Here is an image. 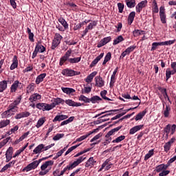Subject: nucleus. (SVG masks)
Returning <instances> with one entry per match:
<instances>
[{
  "instance_id": "obj_36",
  "label": "nucleus",
  "mask_w": 176,
  "mask_h": 176,
  "mask_svg": "<svg viewBox=\"0 0 176 176\" xmlns=\"http://www.w3.org/2000/svg\"><path fill=\"white\" fill-rule=\"evenodd\" d=\"M153 4L152 8L153 14H155V13H159V7L157 6V2H156V0H153Z\"/></svg>"
},
{
  "instance_id": "obj_33",
  "label": "nucleus",
  "mask_w": 176,
  "mask_h": 176,
  "mask_svg": "<svg viewBox=\"0 0 176 176\" xmlns=\"http://www.w3.org/2000/svg\"><path fill=\"white\" fill-rule=\"evenodd\" d=\"M97 75V72H93L91 73L85 79V82L87 83H90L91 82H93V79L94 78V76Z\"/></svg>"
},
{
  "instance_id": "obj_51",
  "label": "nucleus",
  "mask_w": 176,
  "mask_h": 176,
  "mask_svg": "<svg viewBox=\"0 0 176 176\" xmlns=\"http://www.w3.org/2000/svg\"><path fill=\"white\" fill-rule=\"evenodd\" d=\"M136 46L135 45H131L130 47H129L128 48L126 49V50L124 51L125 53H126V54H130V53H131V52H133L135 49Z\"/></svg>"
},
{
  "instance_id": "obj_8",
  "label": "nucleus",
  "mask_w": 176,
  "mask_h": 176,
  "mask_svg": "<svg viewBox=\"0 0 176 176\" xmlns=\"http://www.w3.org/2000/svg\"><path fill=\"white\" fill-rule=\"evenodd\" d=\"M52 104H50L51 109H53V108H56L57 105H60V104H62V105H64V102H65V100L61 98H56L51 100Z\"/></svg>"
},
{
  "instance_id": "obj_30",
  "label": "nucleus",
  "mask_w": 176,
  "mask_h": 176,
  "mask_svg": "<svg viewBox=\"0 0 176 176\" xmlns=\"http://www.w3.org/2000/svg\"><path fill=\"white\" fill-rule=\"evenodd\" d=\"M8 89V81L3 80L0 82V93H3Z\"/></svg>"
},
{
  "instance_id": "obj_54",
  "label": "nucleus",
  "mask_w": 176,
  "mask_h": 176,
  "mask_svg": "<svg viewBox=\"0 0 176 176\" xmlns=\"http://www.w3.org/2000/svg\"><path fill=\"white\" fill-rule=\"evenodd\" d=\"M101 137H102V133H99L90 140V142H94V141H97V140H99Z\"/></svg>"
},
{
  "instance_id": "obj_19",
  "label": "nucleus",
  "mask_w": 176,
  "mask_h": 176,
  "mask_svg": "<svg viewBox=\"0 0 176 176\" xmlns=\"http://www.w3.org/2000/svg\"><path fill=\"white\" fill-rule=\"evenodd\" d=\"M65 102L67 104V105H69V107H82V105H83V104L76 102L71 99L66 100Z\"/></svg>"
},
{
  "instance_id": "obj_63",
  "label": "nucleus",
  "mask_w": 176,
  "mask_h": 176,
  "mask_svg": "<svg viewBox=\"0 0 176 176\" xmlns=\"http://www.w3.org/2000/svg\"><path fill=\"white\" fill-rule=\"evenodd\" d=\"M49 171H50V169H45L44 170H41L38 173V175H46V174H47V173H49Z\"/></svg>"
},
{
  "instance_id": "obj_56",
  "label": "nucleus",
  "mask_w": 176,
  "mask_h": 176,
  "mask_svg": "<svg viewBox=\"0 0 176 176\" xmlns=\"http://www.w3.org/2000/svg\"><path fill=\"white\" fill-rule=\"evenodd\" d=\"M64 137V133H58L55 136L53 137L54 141H58L60 138Z\"/></svg>"
},
{
  "instance_id": "obj_46",
  "label": "nucleus",
  "mask_w": 176,
  "mask_h": 176,
  "mask_svg": "<svg viewBox=\"0 0 176 176\" xmlns=\"http://www.w3.org/2000/svg\"><path fill=\"white\" fill-rule=\"evenodd\" d=\"M123 41H124V38H123V36H118L117 38L113 41V45H118V43H120V42H123Z\"/></svg>"
},
{
  "instance_id": "obj_9",
  "label": "nucleus",
  "mask_w": 176,
  "mask_h": 176,
  "mask_svg": "<svg viewBox=\"0 0 176 176\" xmlns=\"http://www.w3.org/2000/svg\"><path fill=\"white\" fill-rule=\"evenodd\" d=\"M95 27H97V21H93L92 23H90L82 32V38L86 36V35H87V32H89V31H91V30H93Z\"/></svg>"
},
{
  "instance_id": "obj_10",
  "label": "nucleus",
  "mask_w": 176,
  "mask_h": 176,
  "mask_svg": "<svg viewBox=\"0 0 176 176\" xmlns=\"http://www.w3.org/2000/svg\"><path fill=\"white\" fill-rule=\"evenodd\" d=\"M175 130H176L175 124H173V125L168 124L164 129V133H166L167 134H170V135H173V134L175 133Z\"/></svg>"
},
{
  "instance_id": "obj_64",
  "label": "nucleus",
  "mask_w": 176,
  "mask_h": 176,
  "mask_svg": "<svg viewBox=\"0 0 176 176\" xmlns=\"http://www.w3.org/2000/svg\"><path fill=\"white\" fill-rule=\"evenodd\" d=\"M176 161V155L173 157L170 158L166 164H168V167L171 164V163H174Z\"/></svg>"
},
{
  "instance_id": "obj_6",
  "label": "nucleus",
  "mask_w": 176,
  "mask_h": 176,
  "mask_svg": "<svg viewBox=\"0 0 176 176\" xmlns=\"http://www.w3.org/2000/svg\"><path fill=\"white\" fill-rule=\"evenodd\" d=\"M63 76H76V75H80V72H76L69 68H66L61 72Z\"/></svg>"
},
{
  "instance_id": "obj_34",
  "label": "nucleus",
  "mask_w": 176,
  "mask_h": 176,
  "mask_svg": "<svg viewBox=\"0 0 176 176\" xmlns=\"http://www.w3.org/2000/svg\"><path fill=\"white\" fill-rule=\"evenodd\" d=\"M98 101H102V99L98 96H94L89 99V102L92 104H98Z\"/></svg>"
},
{
  "instance_id": "obj_41",
  "label": "nucleus",
  "mask_w": 176,
  "mask_h": 176,
  "mask_svg": "<svg viewBox=\"0 0 176 176\" xmlns=\"http://www.w3.org/2000/svg\"><path fill=\"white\" fill-rule=\"evenodd\" d=\"M133 36H135V38L137 36H140V35H145V31L140 30H135L133 32Z\"/></svg>"
},
{
  "instance_id": "obj_42",
  "label": "nucleus",
  "mask_w": 176,
  "mask_h": 176,
  "mask_svg": "<svg viewBox=\"0 0 176 176\" xmlns=\"http://www.w3.org/2000/svg\"><path fill=\"white\" fill-rule=\"evenodd\" d=\"M79 101H83L86 104L90 103V98L85 96V95H80L78 98Z\"/></svg>"
},
{
  "instance_id": "obj_50",
  "label": "nucleus",
  "mask_w": 176,
  "mask_h": 176,
  "mask_svg": "<svg viewBox=\"0 0 176 176\" xmlns=\"http://www.w3.org/2000/svg\"><path fill=\"white\" fill-rule=\"evenodd\" d=\"M21 100H23V96L20 95L16 98V100L12 102V104L17 107L18 105L20 104V102H21Z\"/></svg>"
},
{
  "instance_id": "obj_59",
  "label": "nucleus",
  "mask_w": 176,
  "mask_h": 176,
  "mask_svg": "<svg viewBox=\"0 0 176 176\" xmlns=\"http://www.w3.org/2000/svg\"><path fill=\"white\" fill-rule=\"evenodd\" d=\"M10 168H11L10 165L9 164H7L1 169L0 173H5L6 170Z\"/></svg>"
},
{
  "instance_id": "obj_53",
  "label": "nucleus",
  "mask_w": 176,
  "mask_h": 176,
  "mask_svg": "<svg viewBox=\"0 0 176 176\" xmlns=\"http://www.w3.org/2000/svg\"><path fill=\"white\" fill-rule=\"evenodd\" d=\"M160 20H161V22L162 23V24H166V23H167V21H166V14H160Z\"/></svg>"
},
{
  "instance_id": "obj_11",
  "label": "nucleus",
  "mask_w": 176,
  "mask_h": 176,
  "mask_svg": "<svg viewBox=\"0 0 176 176\" xmlns=\"http://www.w3.org/2000/svg\"><path fill=\"white\" fill-rule=\"evenodd\" d=\"M36 108H37V109H39L40 111H50L52 110V107H50V104H47V103H37L36 104Z\"/></svg>"
},
{
  "instance_id": "obj_44",
  "label": "nucleus",
  "mask_w": 176,
  "mask_h": 176,
  "mask_svg": "<svg viewBox=\"0 0 176 176\" xmlns=\"http://www.w3.org/2000/svg\"><path fill=\"white\" fill-rule=\"evenodd\" d=\"M171 75H175V73H173V70H170V69H166V81L168 80L170 78H171Z\"/></svg>"
},
{
  "instance_id": "obj_62",
  "label": "nucleus",
  "mask_w": 176,
  "mask_h": 176,
  "mask_svg": "<svg viewBox=\"0 0 176 176\" xmlns=\"http://www.w3.org/2000/svg\"><path fill=\"white\" fill-rule=\"evenodd\" d=\"M115 77H113V76H111V80H110V83H109V86L111 87V89H112V87H113L114 85H115Z\"/></svg>"
},
{
  "instance_id": "obj_20",
  "label": "nucleus",
  "mask_w": 176,
  "mask_h": 176,
  "mask_svg": "<svg viewBox=\"0 0 176 176\" xmlns=\"http://www.w3.org/2000/svg\"><path fill=\"white\" fill-rule=\"evenodd\" d=\"M143 128H144L143 124L135 126L129 130V134L131 135H133V134H135L137 131H140V130H142Z\"/></svg>"
},
{
  "instance_id": "obj_35",
  "label": "nucleus",
  "mask_w": 176,
  "mask_h": 176,
  "mask_svg": "<svg viewBox=\"0 0 176 176\" xmlns=\"http://www.w3.org/2000/svg\"><path fill=\"white\" fill-rule=\"evenodd\" d=\"M35 90V83H30L26 88L27 94H30V93H32Z\"/></svg>"
},
{
  "instance_id": "obj_31",
  "label": "nucleus",
  "mask_w": 176,
  "mask_h": 176,
  "mask_svg": "<svg viewBox=\"0 0 176 176\" xmlns=\"http://www.w3.org/2000/svg\"><path fill=\"white\" fill-rule=\"evenodd\" d=\"M144 115H146V111H143L142 112H140L136 116L132 118L131 120H134L135 119L136 122H138V120H141V119L144 118Z\"/></svg>"
},
{
  "instance_id": "obj_61",
  "label": "nucleus",
  "mask_w": 176,
  "mask_h": 176,
  "mask_svg": "<svg viewBox=\"0 0 176 176\" xmlns=\"http://www.w3.org/2000/svg\"><path fill=\"white\" fill-rule=\"evenodd\" d=\"M8 108L10 109V111H12V112H15L14 109H16V108H19L17 107L15 104H14L13 103L10 104V105L8 106Z\"/></svg>"
},
{
  "instance_id": "obj_27",
  "label": "nucleus",
  "mask_w": 176,
  "mask_h": 176,
  "mask_svg": "<svg viewBox=\"0 0 176 176\" xmlns=\"http://www.w3.org/2000/svg\"><path fill=\"white\" fill-rule=\"evenodd\" d=\"M135 17V12L133 11L128 16L127 21H128L129 25H131V24H133V21H134Z\"/></svg>"
},
{
  "instance_id": "obj_45",
  "label": "nucleus",
  "mask_w": 176,
  "mask_h": 176,
  "mask_svg": "<svg viewBox=\"0 0 176 176\" xmlns=\"http://www.w3.org/2000/svg\"><path fill=\"white\" fill-rule=\"evenodd\" d=\"M108 91L107 90H103L100 92V96L103 100H106L107 101H112L109 98L107 97Z\"/></svg>"
},
{
  "instance_id": "obj_5",
  "label": "nucleus",
  "mask_w": 176,
  "mask_h": 176,
  "mask_svg": "<svg viewBox=\"0 0 176 176\" xmlns=\"http://www.w3.org/2000/svg\"><path fill=\"white\" fill-rule=\"evenodd\" d=\"M46 52V47L42 45L40 42L36 44V47L34 48V51L33 52L32 58L34 59L36 56H38V53H45Z\"/></svg>"
},
{
  "instance_id": "obj_60",
  "label": "nucleus",
  "mask_w": 176,
  "mask_h": 176,
  "mask_svg": "<svg viewBox=\"0 0 176 176\" xmlns=\"http://www.w3.org/2000/svg\"><path fill=\"white\" fill-rule=\"evenodd\" d=\"M170 67L173 69V74H176V62H172L170 64Z\"/></svg>"
},
{
  "instance_id": "obj_15",
  "label": "nucleus",
  "mask_w": 176,
  "mask_h": 176,
  "mask_svg": "<svg viewBox=\"0 0 176 176\" xmlns=\"http://www.w3.org/2000/svg\"><path fill=\"white\" fill-rule=\"evenodd\" d=\"M95 86L96 87H104L105 85V81L102 80V77H100V76H98L95 78Z\"/></svg>"
},
{
  "instance_id": "obj_52",
  "label": "nucleus",
  "mask_w": 176,
  "mask_h": 176,
  "mask_svg": "<svg viewBox=\"0 0 176 176\" xmlns=\"http://www.w3.org/2000/svg\"><path fill=\"white\" fill-rule=\"evenodd\" d=\"M91 91V87H85L82 90V94H89Z\"/></svg>"
},
{
  "instance_id": "obj_58",
  "label": "nucleus",
  "mask_w": 176,
  "mask_h": 176,
  "mask_svg": "<svg viewBox=\"0 0 176 176\" xmlns=\"http://www.w3.org/2000/svg\"><path fill=\"white\" fill-rule=\"evenodd\" d=\"M58 45H60L59 43L53 40L52 43V46H51L52 50H55L56 47H57L58 46Z\"/></svg>"
},
{
  "instance_id": "obj_39",
  "label": "nucleus",
  "mask_w": 176,
  "mask_h": 176,
  "mask_svg": "<svg viewBox=\"0 0 176 176\" xmlns=\"http://www.w3.org/2000/svg\"><path fill=\"white\" fill-rule=\"evenodd\" d=\"M153 155H155V149L150 150L148 151V153L147 154H146L144 156L145 162H146V160H148V159H151V157H152V156H153Z\"/></svg>"
},
{
  "instance_id": "obj_28",
  "label": "nucleus",
  "mask_w": 176,
  "mask_h": 176,
  "mask_svg": "<svg viewBox=\"0 0 176 176\" xmlns=\"http://www.w3.org/2000/svg\"><path fill=\"white\" fill-rule=\"evenodd\" d=\"M46 78V73H43L38 75L36 78V85H39V83L43 82V80Z\"/></svg>"
},
{
  "instance_id": "obj_3",
  "label": "nucleus",
  "mask_w": 176,
  "mask_h": 176,
  "mask_svg": "<svg viewBox=\"0 0 176 176\" xmlns=\"http://www.w3.org/2000/svg\"><path fill=\"white\" fill-rule=\"evenodd\" d=\"M167 168H168V165L162 164L155 167V171L156 173H160L159 176H166L170 174V170H167Z\"/></svg>"
},
{
  "instance_id": "obj_12",
  "label": "nucleus",
  "mask_w": 176,
  "mask_h": 176,
  "mask_svg": "<svg viewBox=\"0 0 176 176\" xmlns=\"http://www.w3.org/2000/svg\"><path fill=\"white\" fill-rule=\"evenodd\" d=\"M148 5V0H144L140 1L138 5L135 6V10L137 13H141L142 12V9L146 7Z\"/></svg>"
},
{
  "instance_id": "obj_26",
  "label": "nucleus",
  "mask_w": 176,
  "mask_h": 176,
  "mask_svg": "<svg viewBox=\"0 0 176 176\" xmlns=\"http://www.w3.org/2000/svg\"><path fill=\"white\" fill-rule=\"evenodd\" d=\"M62 91L63 93H65L66 94H68L69 96H72L73 93H75V89L74 88H68V87H62L61 88Z\"/></svg>"
},
{
  "instance_id": "obj_23",
  "label": "nucleus",
  "mask_w": 176,
  "mask_h": 176,
  "mask_svg": "<svg viewBox=\"0 0 176 176\" xmlns=\"http://www.w3.org/2000/svg\"><path fill=\"white\" fill-rule=\"evenodd\" d=\"M41 98H42V96L38 93H36L30 96L29 98V101H30V102H34V101H37V100H41Z\"/></svg>"
},
{
  "instance_id": "obj_16",
  "label": "nucleus",
  "mask_w": 176,
  "mask_h": 176,
  "mask_svg": "<svg viewBox=\"0 0 176 176\" xmlns=\"http://www.w3.org/2000/svg\"><path fill=\"white\" fill-rule=\"evenodd\" d=\"M112 41V38L111 36L104 37L98 43L97 47H102V46H105L107 43H109Z\"/></svg>"
},
{
  "instance_id": "obj_18",
  "label": "nucleus",
  "mask_w": 176,
  "mask_h": 176,
  "mask_svg": "<svg viewBox=\"0 0 176 176\" xmlns=\"http://www.w3.org/2000/svg\"><path fill=\"white\" fill-rule=\"evenodd\" d=\"M19 67V60L17 59V56L14 55L12 58V63L11 64L10 67V71H14V69H16Z\"/></svg>"
},
{
  "instance_id": "obj_32",
  "label": "nucleus",
  "mask_w": 176,
  "mask_h": 176,
  "mask_svg": "<svg viewBox=\"0 0 176 176\" xmlns=\"http://www.w3.org/2000/svg\"><path fill=\"white\" fill-rule=\"evenodd\" d=\"M45 122H46V117L40 118L36 124V129H39L40 127H42V126L45 124Z\"/></svg>"
},
{
  "instance_id": "obj_29",
  "label": "nucleus",
  "mask_w": 176,
  "mask_h": 176,
  "mask_svg": "<svg viewBox=\"0 0 176 176\" xmlns=\"http://www.w3.org/2000/svg\"><path fill=\"white\" fill-rule=\"evenodd\" d=\"M125 3L129 9H133V8H135V0H125Z\"/></svg>"
},
{
  "instance_id": "obj_47",
  "label": "nucleus",
  "mask_w": 176,
  "mask_h": 176,
  "mask_svg": "<svg viewBox=\"0 0 176 176\" xmlns=\"http://www.w3.org/2000/svg\"><path fill=\"white\" fill-rule=\"evenodd\" d=\"M80 145H82V143L75 145V146H72V147L68 148V150L66 151V153L65 154V156H67V155H69V153H71V152H72V151L76 149V148H78V146H80Z\"/></svg>"
},
{
  "instance_id": "obj_4",
  "label": "nucleus",
  "mask_w": 176,
  "mask_h": 176,
  "mask_svg": "<svg viewBox=\"0 0 176 176\" xmlns=\"http://www.w3.org/2000/svg\"><path fill=\"white\" fill-rule=\"evenodd\" d=\"M176 40H169L166 41H162V42H154L152 43L151 47V52H154V50H156L157 49V46H170L171 45H174L175 43Z\"/></svg>"
},
{
  "instance_id": "obj_25",
  "label": "nucleus",
  "mask_w": 176,
  "mask_h": 176,
  "mask_svg": "<svg viewBox=\"0 0 176 176\" xmlns=\"http://www.w3.org/2000/svg\"><path fill=\"white\" fill-rule=\"evenodd\" d=\"M65 119H68V116L67 115H59L56 116L52 122H61V120H65Z\"/></svg>"
},
{
  "instance_id": "obj_37",
  "label": "nucleus",
  "mask_w": 176,
  "mask_h": 176,
  "mask_svg": "<svg viewBox=\"0 0 176 176\" xmlns=\"http://www.w3.org/2000/svg\"><path fill=\"white\" fill-rule=\"evenodd\" d=\"M58 21L61 23L63 25V28L65 30H68V23H67V21L63 17H60Z\"/></svg>"
},
{
  "instance_id": "obj_24",
  "label": "nucleus",
  "mask_w": 176,
  "mask_h": 176,
  "mask_svg": "<svg viewBox=\"0 0 176 176\" xmlns=\"http://www.w3.org/2000/svg\"><path fill=\"white\" fill-rule=\"evenodd\" d=\"M54 164V161L50 160V161H46L43 165L41 166V171H45L49 166H53Z\"/></svg>"
},
{
  "instance_id": "obj_38",
  "label": "nucleus",
  "mask_w": 176,
  "mask_h": 176,
  "mask_svg": "<svg viewBox=\"0 0 176 176\" xmlns=\"http://www.w3.org/2000/svg\"><path fill=\"white\" fill-rule=\"evenodd\" d=\"M94 163H97L96 161H94V157H91L87 161L85 167H90L91 166H94Z\"/></svg>"
},
{
  "instance_id": "obj_1",
  "label": "nucleus",
  "mask_w": 176,
  "mask_h": 176,
  "mask_svg": "<svg viewBox=\"0 0 176 176\" xmlns=\"http://www.w3.org/2000/svg\"><path fill=\"white\" fill-rule=\"evenodd\" d=\"M71 54H72V50L69 49L65 54L60 58L59 65L63 67V65H68V64H78L82 60V57L70 58Z\"/></svg>"
},
{
  "instance_id": "obj_17",
  "label": "nucleus",
  "mask_w": 176,
  "mask_h": 176,
  "mask_svg": "<svg viewBox=\"0 0 176 176\" xmlns=\"http://www.w3.org/2000/svg\"><path fill=\"white\" fill-rule=\"evenodd\" d=\"M163 109L162 113L164 118H170V112H171V107L170 105L166 104L164 108V103H163Z\"/></svg>"
},
{
  "instance_id": "obj_21",
  "label": "nucleus",
  "mask_w": 176,
  "mask_h": 176,
  "mask_svg": "<svg viewBox=\"0 0 176 176\" xmlns=\"http://www.w3.org/2000/svg\"><path fill=\"white\" fill-rule=\"evenodd\" d=\"M12 155H13V148L9 147L6 153V163H9V161L12 160Z\"/></svg>"
},
{
  "instance_id": "obj_22",
  "label": "nucleus",
  "mask_w": 176,
  "mask_h": 176,
  "mask_svg": "<svg viewBox=\"0 0 176 176\" xmlns=\"http://www.w3.org/2000/svg\"><path fill=\"white\" fill-rule=\"evenodd\" d=\"M104 57V53H101L99 56H98L90 64L89 67L90 68H93V67H96L97 64L98 63V61L101 60Z\"/></svg>"
},
{
  "instance_id": "obj_49",
  "label": "nucleus",
  "mask_w": 176,
  "mask_h": 176,
  "mask_svg": "<svg viewBox=\"0 0 176 176\" xmlns=\"http://www.w3.org/2000/svg\"><path fill=\"white\" fill-rule=\"evenodd\" d=\"M62 39H63V36H61V34H60L59 33L55 34V36L54 38V41H55V42H58L59 43V44H60Z\"/></svg>"
},
{
  "instance_id": "obj_13",
  "label": "nucleus",
  "mask_w": 176,
  "mask_h": 176,
  "mask_svg": "<svg viewBox=\"0 0 176 176\" xmlns=\"http://www.w3.org/2000/svg\"><path fill=\"white\" fill-rule=\"evenodd\" d=\"M38 164L36 161L32 162V163L28 164L26 167H25L22 171L23 173L25 172L28 173V171H31V170H35V168H38Z\"/></svg>"
},
{
  "instance_id": "obj_40",
  "label": "nucleus",
  "mask_w": 176,
  "mask_h": 176,
  "mask_svg": "<svg viewBox=\"0 0 176 176\" xmlns=\"http://www.w3.org/2000/svg\"><path fill=\"white\" fill-rule=\"evenodd\" d=\"M44 148V144H41L39 145H38L33 151L34 153H41L42 152V149H43Z\"/></svg>"
},
{
  "instance_id": "obj_14",
  "label": "nucleus",
  "mask_w": 176,
  "mask_h": 176,
  "mask_svg": "<svg viewBox=\"0 0 176 176\" xmlns=\"http://www.w3.org/2000/svg\"><path fill=\"white\" fill-rule=\"evenodd\" d=\"M30 115H31V113H30L29 111H22L19 113H16L14 116V119H16V120H19L24 118H28L29 116H30Z\"/></svg>"
},
{
  "instance_id": "obj_48",
  "label": "nucleus",
  "mask_w": 176,
  "mask_h": 176,
  "mask_svg": "<svg viewBox=\"0 0 176 176\" xmlns=\"http://www.w3.org/2000/svg\"><path fill=\"white\" fill-rule=\"evenodd\" d=\"M9 124H10V120H2L0 122V129H3V127H6Z\"/></svg>"
},
{
  "instance_id": "obj_43",
  "label": "nucleus",
  "mask_w": 176,
  "mask_h": 176,
  "mask_svg": "<svg viewBox=\"0 0 176 176\" xmlns=\"http://www.w3.org/2000/svg\"><path fill=\"white\" fill-rule=\"evenodd\" d=\"M126 138V136L124 135H120L118 138H116L115 140L112 141L113 144H119V142H122L124 139Z\"/></svg>"
},
{
  "instance_id": "obj_57",
  "label": "nucleus",
  "mask_w": 176,
  "mask_h": 176,
  "mask_svg": "<svg viewBox=\"0 0 176 176\" xmlns=\"http://www.w3.org/2000/svg\"><path fill=\"white\" fill-rule=\"evenodd\" d=\"M164 149L165 152H168V151H170V149H171V144H170V143L166 142L165 143L164 146Z\"/></svg>"
},
{
  "instance_id": "obj_2",
  "label": "nucleus",
  "mask_w": 176,
  "mask_h": 176,
  "mask_svg": "<svg viewBox=\"0 0 176 176\" xmlns=\"http://www.w3.org/2000/svg\"><path fill=\"white\" fill-rule=\"evenodd\" d=\"M86 160V157H80L78 159H77L76 161H74L73 163H70L68 164L66 167L63 168V170L60 173L59 169H56L55 171L53 172L54 176H63L67 171H71V170H74L75 167H78L82 162Z\"/></svg>"
},
{
  "instance_id": "obj_55",
  "label": "nucleus",
  "mask_w": 176,
  "mask_h": 176,
  "mask_svg": "<svg viewBox=\"0 0 176 176\" xmlns=\"http://www.w3.org/2000/svg\"><path fill=\"white\" fill-rule=\"evenodd\" d=\"M118 8V12L119 13H123V10L124 9V4L122 3H118L117 4Z\"/></svg>"
},
{
  "instance_id": "obj_7",
  "label": "nucleus",
  "mask_w": 176,
  "mask_h": 176,
  "mask_svg": "<svg viewBox=\"0 0 176 176\" xmlns=\"http://www.w3.org/2000/svg\"><path fill=\"white\" fill-rule=\"evenodd\" d=\"M24 85L20 82L19 80H15L14 83L10 87V93H16L17 91V89H23Z\"/></svg>"
}]
</instances>
